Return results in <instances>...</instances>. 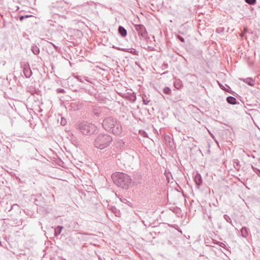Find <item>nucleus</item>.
<instances>
[{
	"label": "nucleus",
	"instance_id": "obj_13",
	"mask_svg": "<svg viewBox=\"0 0 260 260\" xmlns=\"http://www.w3.org/2000/svg\"><path fill=\"white\" fill-rule=\"evenodd\" d=\"M240 79L241 80H243L245 83H247L248 85H249L250 86H252L254 85L253 80L251 78H247L244 79Z\"/></svg>",
	"mask_w": 260,
	"mask_h": 260
},
{
	"label": "nucleus",
	"instance_id": "obj_33",
	"mask_svg": "<svg viewBox=\"0 0 260 260\" xmlns=\"http://www.w3.org/2000/svg\"><path fill=\"white\" fill-rule=\"evenodd\" d=\"M52 44V45L53 46V47H54L55 48H56V49L57 48V47H56L54 44Z\"/></svg>",
	"mask_w": 260,
	"mask_h": 260
},
{
	"label": "nucleus",
	"instance_id": "obj_19",
	"mask_svg": "<svg viewBox=\"0 0 260 260\" xmlns=\"http://www.w3.org/2000/svg\"><path fill=\"white\" fill-rule=\"evenodd\" d=\"M251 167L253 171L260 177V170L254 167L253 166Z\"/></svg>",
	"mask_w": 260,
	"mask_h": 260
},
{
	"label": "nucleus",
	"instance_id": "obj_7",
	"mask_svg": "<svg viewBox=\"0 0 260 260\" xmlns=\"http://www.w3.org/2000/svg\"><path fill=\"white\" fill-rule=\"evenodd\" d=\"M194 182L199 188L202 183V178L201 175L199 173L196 174L194 178Z\"/></svg>",
	"mask_w": 260,
	"mask_h": 260
},
{
	"label": "nucleus",
	"instance_id": "obj_37",
	"mask_svg": "<svg viewBox=\"0 0 260 260\" xmlns=\"http://www.w3.org/2000/svg\"><path fill=\"white\" fill-rule=\"evenodd\" d=\"M1 18H3V16L2 15H1Z\"/></svg>",
	"mask_w": 260,
	"mask_h": 260
},
{
	"label": "nucleus",
	"instance_id": "obj_18",
	"mask_svg": "<svg viewBox=\"0 0 260 260\" xmlns=\"http://www.w3.org/2000/svg\"><path fill=\"white\" fill-rule=\"evenodd\" d=\"M164 93L170 95L171 94V89L168 87H165L163 89Z\"/></svg>",
	"mask_w": 260,
	"mask_h": 260
},
{
	"label": "nucleus",
	"instance_id": "obj_27",
	"mask_svg": "<svg viewBox=\"0 0 260 260\" xmlns=\"http://www.w3.org/2000/svg\"><path fill=\"white\" fill-rule=\"evenodd\" d=\"M24 19V16H21L19 17V19H20V21H22Z\"/></svg>",
	"mask_w": 260,
	"mask_h": 260
},
{
	"label": "nucleus",
	"instance_id": "obj_12",
	"mask_svg": "<svg viewBox=\"0 0 260 260\" xmlns=\"http://www.w3.org/2000/svg\"><path fill=\"white\" fill-rule=\"evenodd\" d=\"M63 229L62 226L58 225L54 229V236H58L61 232Z\"/></svg>",
	"mask_w": 260,
	"mask_h": 260
},
{
	"label": "nucleus",
	"instance_id": "obj_36",
	"mask_svg": "<svg viewBox=\"0 0 260 260\" xmlns=\"http://www.w3.org/2000/svg\"><path fill=\"white\" fill-rule=\"evenodd\" d=\"M243 36H244V34H241V37H242Z\"/></svg>",
	"mask_w": 260,
	"mask_h": 260
},
{
	"label": "nucleus",
	"instance_id": "obj_23",
	"mask_svg": "<svg viewBox=\"0 0 260 260\" xmlns=\"http://www.w3.org/2000/svg\"><path fill=\"white\" fill-rule=\"evenodd\" d=\"M84 91H85V92H86L90 95H93V92L92 91H91L89 89H84Z\"/></svg>",
	"mask_w": 260,
	"mask_h": 260
},
{
	"label": "nucleus",
	"instance_id": "obj_11",
	"mask_svg": "<svg viewBox=\"0 0 260 260\" xmlns=\"http://www.w3.org/2000/svg\"><path fill=\"white\" fill-rule=\"evenodd\" d=\"M31 50L33 52V53L35 55H38L40 53V49L35 44L32 45L31 47Z\"/></svg>",
	"mask_w": 260,
	"mask_h": 260
},
{
	"label": "nucleus",
	"instance_id": "obj_34",
	"mask_svg": "<svg viewBox=\"0 0 260 260\" xmlns=\"http://www.w3.org/2000/svg\"><path fill=\"white\" fill-rule=\"evenodd\" d=\"M24 16V18L29 17L28 15H26V16Z\"/></svg>",
	"mask_w": 260,
	"mask_h": 260
},
{
	"label": "nucleus",
	"instance_id": "obj_25",
	"mask_svg": "<svg viewBox=\"0 0 260 260\" xmlns=\"http://www.w3.org/2000/svg\"><path fill=\"white\" fill-rule=\"evenodd\" d=\"M75 78L76 79H77L80 82H82V83L83 82V81L82 79L81 78V77L80 76L77 75V76H75Z\"/></svg>",
	"mask_w": 260,
	"mask_h": 260
},
{
	"label": "nucleus",
	"instance_id": "obj_4",
	"mask_svg": "<svg viewBox=\"0 0 260 260\" xmlns=\"http://www.w3.org/2000/svg\"><path fill=\"white\" fill-rule=\"evenodd\" d=\"M78 128L83 135H90L96 131V126L92 123L83 122L79 124Z\"/></svg>",
	"mask_w": 260,
	"mask_h": 260
},
{
	"label": "nucleus",
	"instance_id": "obj_9",
	"mask_svg": "<svg viewBox=\"0 0 260 260\" xmlns=\"http://www.w3.org/2000/svg\"><path fill=\"white\" fill-rule=\"evenodd\" d=\"M227 102L231 105H235L237 104V100L235 98L229 96L226 98Z\"/></svg>",
	"mask_w": 260,
	"mask_h": 260
},
{
	"label": "nucleus",
	"instance_id": "obj_1",
	"mask_svg": "<svg viewBox=\"0 0 260 260\" xmlns=\"http://www.w3.org/2000/svg\"><path fill=\"white\" fill-rule=\"evenodd\" d=\"M102 125L106 131L114 135H120L122 133V128L121 123L117 118L114 117L109 116L105 118L103 120Z\"/></svg>",
	"mask_w": 260,
	"mask_h": 260
},
{
	"label": "nucleus",
	"instance_id": "obj_30",
	"mask_svg": "<svg viewBox=\"0 0 260 260\" xmlns=\"http://www.w3.org/2000/svg\"><path fill=\"white\" fill-rule=\"evenodd\" d=\"M237 166H239V162L238 161V160H236V161H235Z\"/></svg>",
	"mask_w": 260,
	"mask_h": 260
},
{
	"label": "nucleus",
	"instance_id": "obj_22",
	"mask_svg": "<svg viewBox=\"0 0 260 260\" xmlns=\"http://www.w3.org/2000/svg\"><path fill=\"white\" fill-rule=\"evenodd\" d=\"M57 93H65V90L62 88H58L56 90Z\"/></svg>",
	"mask_w": 260,
	"mask_h": 260
},
{
	"label": "nucleus",
	"instance_id": "obj_16",
	"mask_svg": "<svg viewBox=\"0 0 260 260\" xmlns=\"http://www.w3.org/2000/svg\"><path fill=\"white\" fill-rule=\"evenodd\" d=\"M142 99H143V103L146 105H147L149 104V102H150V100L149 99L148 97L145 94H143V96H142Z\"/></svg>",
	"mask_w": 260,
	"mask_h": 260
},
{
	"label": "nucleus",
	"instance_id": "obj_29",
	"mask_svg": "<svg viewBox=\"0 0 260 260\" xmlns=\"http://www.w3.org/2000/svg\"><path fill=\"white\" fill-rule=\"evenodd\" d=\"M98 258L99 260H104V258H102L100 255H99Z\"/></svg>",
	"mask_w": 260,
	"mask_h": 260
},
{
	"label": "nucleus",
	"instance_id": "obj_26",
	"mask_svg": "<svg viewBox=\"0 0 260 260\" xmlns=\"http://www.w3.org/2000/svg\"><path fill=\"white\" fill-rule=\"evenodd\" d=\"M177 38L181 42L183 43L185 42L184 39L182 37L178 35L177 36Z\"/></svg>",
	"mask_w": 260,
	"mask_h": 260
},
{
	"label": "nucleus",
	"instance_id": "obj_6",
	"mask_svg": "<svg viewBox=\"0 0 260 260\" xmlns=\"http://www.w3.org/2000/svg\"><path fill=\"white\" fill-rule=\"evenodd\" d=\"M23 72L26 78H28L32 75V72L28 64H24Z\"/></svg>",
	"mask_w": 260,
	"mask_h": 260
},
{
	"label": "nucleus",
	"instance_id": "obj_8",
	"mask_svg": "<svg viewBox=\"0 0 260 260\" xmlns=\"http://www.w3.org/2000/svg\"><path fill=\"white\" fill-rule=\"evenodd\" d=\"M118 31L120 36L125 37L127 35L126 30L122 26H119Z\"/></svg>",
	"mask_w": 260,
	"mask_h": 260
},
{
	"label": "nucleus",
	"instance_id": "obj_5",
	"mask_svg": "<svg viewBox=\"0 0 260 260\" xmlns=\"http://www.w3.org/2000/svg\"><path fill=\"white\" fill-rule=\"evenodd\" d=\"M135 28L140 37L146 38L147 32L145 27L143 24H134Z\"/></svg>",
	"mask_w": 260,
	"mask_h": 260
},
{
	"label": "nucleus",
	"instance_id": "obj_24",
	"mask_svg": "<svg viewBox=\"0 0 260 260\" xmlns=\"http://www.w3.org/2000/svg\"><path fill=\"white\" fill-rule=\"evenodd\" d=\"M15 205L14 204L13 205H12L11 203L9 204V206H10V208L9 207H6V210H8V211H10L11 210V209H12L13 208V206H15Z\"/></svg>",
	"mask_w": 260,
	"mask_h": 260
},
{
	"label": "nucleus",
	"instance_id": "obj_21",
	"mask_svg": "<svg viewBox=\"0 0 260 260\" xmlns=\"http://www.w3.org/2000/svg\"><path fill=\"white\" fill-rule=\"evenodd\" d=\"M245 2L249 5H253L256 3V0H245Z\"/></svg>",
	"mask_w": 260,
	"mask_h": 260
},
{
	"label": "nucleus",
	"instance_id": "obj_31",
	"mask_svg": "<svg viewBox=\"0 0 260 260\" xmlns=\"http://www.w3.org/2000/svg\"><path fill=\"white\" fill-rule=\"evenodd\" d=\"M148 48L149 50H153V48H151V47L150 46H148Z\"/></svg>",
	"mask_w": 260,
	"mask_h": 260
},
{
	"label": "nucleus",
	"instance_id": "obj_17",
	"mask_svg": "<svg viewBox=\"0 0 260 260\" xmlns=\"http://www.w3.org/2000/svg\"><path fill=\"white\" fill-rule=\"evenodd\" d=\"M102 108L94 109L93 110V113L94 115L99 117L100 116V115L102 113Z\"/></svg>",
	"mask_w": 260,
	"mask_h": 260
},
{
	"label": "nucleus",
	"instance_id": "obj_32",
	"mask_svg": "<svg viewBox=\"0 0 260 260\" xmlns=\"http://www.w3.org/2000/svg\"><path fill=\"white\" fill-rule=\"evenodd\" d=\"M84 79H85V80L86 81H87L89 82V81H88V77H84Z\"/></svg>",
	"mask_w": 260,
	"mask_h": 260
},
{
	"label": "nucleus",
	"instance_id": "obj_3",
	"mask_svg": "<svg viewBox=\"0 0 260 260\" xmlns=\"http://www.w3.org/2000/svg\"><path fill=\"white\" fill-rule=\"evenodd\" d=\"M113 141L111 136L106 134H100L94 140L95 146L100 149L108 147Z\"/></svg>",
	"mask_w": 260,
	"mask_h": 260
},
{
	"label": "nucleus",
	"instance_id": "obj_35",
	"mask_svg": "<svg viewBox=\"0 0 260 260\" xmlns=\"http://www.w3.org/2000/svg\"><path fill=\"white\" fill-rule=\"evenodd\" d=\"M84 235H90V234H88V233H84Z\"/></svg>",
	"mask_w": 260,
	"mask_h": 260
},
{
	"label": "nucleus",
	"instance_id": "obj_15",
	"mask_svg": "<svg viewBox=\"0 0 260 260\" xmlns=\"http://www.w3.org/2000/svg\"><path fill=\"white\" fill-rule=\"evenodd\" d=\"M241 233L242 237H246L248 235V229L246 227H243L241 230Z\"/></svg>",
	"mask_w": 260,
	"mask_h": 260
},
{
	"label": "nucleus",
	"instance_id": "obj_20",
	"mask_svg": "<svg viewBox=\"0 0 260 260\" xmlns=\"http://www.w3.org/2000/svg\"><path fill=\"white\" fill-rule=\"evenodd\" d=\"M223 217L224 218V219L228 222L230 223L231 224H232V220L231 219V218L229 216H228V215H224L223 216Z\"/></svg>",
	"mask_w": 260,
	"mask_h": 260
},
{
	"label": "nucleus",
	"instance_id": "obj_14",
	"mask_svg": "<svg viewBox=\"0 0 260 260\" xmlns=\"http://www.w3.org/2000/svg\"><path fill=\"white\" fill-rule=\"evenodd\" d=\"M175 87L176 89H180L182 86V82L179 79H177L174 83Z\"/></svg>",
	"mask_w": 260,
	"mask_h": 260
},
{
	"label": "nucleus",
	"instance_id": "obj_10",
	"mask_svg": "<svg viewBox=\"0 0 260 260\" xmlns=\"http://www.w3.org/2000/svg\"><path fill=\"white\" fill-rule=\"evenodd\" d=\"M117 49L118 50H121L125 52H130L132 54L135 55H138L139 52L135 49H133V50L129 51V49H122L120 48H117Z\"/></svg>",
	"mask_w": 260,
	"mask_h": 260
},
{
	"label": "nucleus",
	"instance_id": "obj_28",
	"mask_svg": "<svg viewBox=\"0 0 260 260\" xmlns=\"http://www.w3.org/2000/svg\"><path fill=\"white\" fill-rule=\"evenodd\" d=\"M64 122H65V120H63V119H62L61 121V124L64 125L65 124V123Z\"/></svg>",
	"mask_w": 260,
	"mask_h": 260
},
{
	"label": "nucleus",
	"instance_id": "obj_2",
	"mask_svg": "<svg viewBox=\"0 0 260 260\" xmlns=\"http://www.w3.org/2000/svg\"><path fill=\"white\" fill-rule=\"evenodd\" d=\"M112 177L114 183L123 189H127L131 185L132 179L126 174L117 173L113 174Z\"/></svg>",
	"mask_w": 260,
	"mask_h": 260
}]
</instances>
